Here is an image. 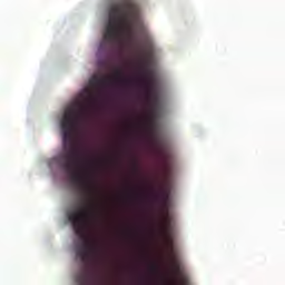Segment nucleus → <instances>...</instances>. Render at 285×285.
I'll use <instances>...</instances> for the list:
<instances>
[{"label":"nucleus","instance_id":"nucleus-1","mask_svg":"<svg viewBox=\"0 0 285 285\" xmlns=\"http://www.w3.org/2000/svg\"><path fill=\"white\" fill-rule=\"evenodd\" d=\"M85 92L87 94L85 102H78L65 111L61 121L65 153L55 158V161H57L66 173H69L73 184H83L85 179H90L92 177V174H90L92 165L83 158L81 150L72 140L75 129L86 119L88 108L90 104L95 101V95L90 92V89H86Z\"/></svg>","mask_w":285,"mask_h":285},{"label":"nucleus","instance_id":"nucleus-2","mask_svg":"<svg viewBox=\"0 0 285 285\" xmlns=\"http://www.w3.org/2000/svg\"><path fill=\"white\" fill-rule=\"evenodd\" d=\"M68 219L75 230V234L81 239L82 244L76 247V257L88 264L92 257L101 255V248L97 242L91 240L86 235V227L88 224L97 219V205L95 202L88 199L86 204L80 205L76 210L68 213Z\"/></svg>","mask_w":285,"mask_h":285},{"label":"nucleus","instance_id":"nucleus-3","mask_svg":"<svg viewBox=\"0 0 285 285\" xmlns=\"http://www.w3.org/2000/svg\"><path fill=\"white\" fill-rule=\"evenodd\" d=\"M139 19V11L132 0H120L109 8V21L104 39L107 43L119 41L122 32H130Z\"/></svg>","mask_w":285,"mask_h":285},{"label":"nucleus","instance_id":"nucleus-4","mask_svg":"<svg viewBox=\"0 0 285 285\" xmlns=\"http://www.w3.org/2000/svg\"><path fill=\"white\" fill-rule=\"evenodd\" d=\"M76 282L79 285H90L92 284V274L88 268H83L76 275Z\"/></svg>","mask_w":285,"mask_h":285},{"label":"nucleus","instance_id":"nucleus-5","mask_svg":"<svg viewBox=\"0 0 285 285\" xmlns=\"http://www.w3.org/2000/svg\"><path fill=\"white\" fill-rule=\"evenodd\" d=\"M146 77H147V88H148V97L151 99V101L157 102V95L153 92V77L150 76V72L146 68V62L141 66Z\"/></svg>","mask_w":285,"mask_h":285},{"label":"nucleus","instance_id":"nucleus-6","mask_svg":"<svg viewBox=\"0 0 285 285\" xmlns=\"http://www.w3.org/2000/svg\"><path fill=\"white\" fill-rule=\"evenodd\" d=\"M115 81H117V83H119L120 86H130V83H132V80L126 77V75L124 73V69L121 68H116Z\"/></svg>","mask_w":285,"mask_h":285},{"label":"nucleus","instance_id":"nucleus-7","mask_svg":"<svg viewBox=\"0 0 285 285\" xmlns=\"http://www.w3.org/2000/svg\"><path fill=\"white\" fill-rule=\"evenodd\" d=\"M108 81H110L107 77H99L97 75L92 76L89 80V85L91 88L98 89L101 88V86H108Z\"/></svg>","mask_w":285,"mask_h":285},{"label":"nucleus","instance_id":"nucleus-8","mask_svg":"<svg viewBox=\"0 0 285 285\" xmlns=\"http://www.w3.org/2000/svg\"><path fill=\"white\" fill-rule=\"evenodd\" d=\"M159 197L164 204H168V199H170V186H168V183L160 187Z\"/></svg>","mask_w":285,"mask_h":285},{"label":"nucleus","instance_id":"nucleus-9","mask_svg":"<svg viewBox=\"0 0 285 285\" xmlns=\"http://www.w3.org/2000/svg\"><path fill=\"white\" fill-rule=\"evenodd\" d=\"M163 233L167 239V242L173 246V238L170 237V218H165V224L163 226Z\"/></svg>","mask_w":285,"mask_h":285},{"label":"nucleus","instance_id":"nucleus-10","mask_svg":"<svg viewBox=\"0 0 285 285\" xmlns=\"http://www.w3.org/2000/svg\"><path fill=\"white\" fill-rule=\"evenodd\" d=\"M171 268L177 277L181 275V266L179 265V262H177V259L175 258H171Z\"/></svg>","mask_w":285,"mask_h":285},{"label":"nucleus","instance_id":"nucleus-11","mask_svg":"<svg viewBox=\"0 0 285 285\" xmlns=\"http://www.w3.org/2000/svg\"><path fill=\"white\" fill-rule=\"evenodd\" d=\"M178 284L179 285H188L189 284L188 276L180 274L178 276Z\"/></svg>","mask_w":285,"mask_h":285},{"label":"nucleus","instance_id":"nucleus-12","mask_svg":"<svg viewBox=\"0 0 285 285\" xmlns=\"http://www.w3.org/2000/svg\"><path fill=\"white\" fill-rule=\"evenodd\" d=\"M150 272H151V273H157V265L151 264V265H150Z\"/></svg>","mask_w":285,"mask_h":285},{"label":"nucleus","instance_id":"nucleus-13","mask_svg":"<svg viewBox=\"0 0 285 285\" xmlns=\"http://www.w3.org/2000/svg\"><path fill=\"white\" fill-rule=\"evenodd\" d=\"M130 284H141V279H131Z\"/></svg>","mask_w":285,"mask_h":285},{"label":"nucleus","instance_id":"nucleus-14","mask_svg":"<svg viewBox=\"0 0 285 285\" xmlns=\"http://www.w3.org/2000/svg\"><path fill=\"white\" fill-rule=\"evenodd\" d=\"M168 173H169V169H168V168H166V175H168Z\"/></svg>","mask_w":285,"mask_h":285},{"label":"nucleus","instance_id":"nucleus-15","mask_svg":"<svg viewBox=\"0 0 285 285\" xmlns=\"http://www.w3.org/2000/svg\"><path fill=\"white\" fill-rule=\"evenodd\" d=\"M135 168H136V170H137V164H135Z\"/></svg>","mask_w":285,"mask_h":285}]
</instances>
